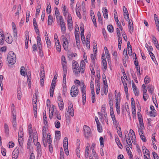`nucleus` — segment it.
<instances>
[{
  "label": "nucleus",
  "mask_w": 159,
  "mask_h": 159,
  "mask_svg": "<svg viewBox=\"0 0 159 159\" xmlns=\"http://www.w3.org/2000/svg\"><path fill=\"white\" fill-rule=\"evenodd\" d=\"M7 59L8 63L11 64H14L16 61V57L15 54L12 51L10 52L8 54Z\"/></svg>",
  "instance_id": "1"
},
{
  "label": "nucleus",
  "mask_w": 159,
  "mask_h": 159,
  "mask_svg": "<svg viewBox=\"0 0 159 159\" xmlns=\"http://www.w3.org/2000/svg\"><path fill=\"white\" fill-rule=\"evenodd\" d=\"M79 66V64L76 61L73 60L72 61V69L75 75L78 76L80 72L81 73V69Z\"/></svg>",
  "instance_id": "2"
},
{
  "label": "nucleus",
  "mask_w": 159,
  "mask_h": 159,
  "mask_svg": "<svg viewBox=\"0 0 159 159\" xmlns=\"http://www.w3.org/2000/svg\"><path fill=\"white\" fill-rule=\"evenodd\" d=\"M84 135L86 138L91 137L92 135L90 128L87 125H84Z\"/></svg>",
  "instance_id": "3"
},
{
  "label": "nucleus",
  "mask_w": 159,
  "mask_h": 159,
  "mask_svg": "<svg viewBox=\"0 0 159 159\" xmlns=\"http://www.w3.org/2000/svg\"><path fill=\"white\" fill-rule=\"evenodd\" d=\"M81 84L83 86L81 88V91L82 94V102L83 105H84L85 103L86 100V86L84 84L83 82H82Z\"/></svg>",
  "instance_id": "4"
},
{
  "label": "nucleus",
  "mask_w": 159,
  "mask_h": 159,
  "mask_svg": "<svg viewBox=\"0 0 159 159\" xmlns=\"http://www.w3.org/2000/svg\"><path fill=\"white\" fill-rule=\"evenodd\" d=\"M79 90L78 88L75 85L72 86L70 92V95L72 97H75L78 95Z\"/></svg>",
  "instance_id": "5"
},
{
  "label": "nucleus",
  "mask_w": 159,
  "mask_h": 159,
  "mask_svg": "<svg viewBox=\"0 0 159 159\" xmlns=\"http://www.w3.org/2000/svg\"><path fill=\"white\" fill-rule=\"evenodd\" d=\"M12 112L13 116L12 124L13 127L15 128V129H16V115L15 110L14 108L12 109Z\"/></svg>",
  "instance_id": "6"
},
{
  "label": "nucleus",
  "mask_w": 159,
  "mask_h": 159,
  "mask_svg": "<svg viewBox=\"0 0 159 159\" xmlns=\"http://www.w3.org/2000/svg\"><path fill=\"white\" fill-rule=\"evenodd\" d=\"M47 126H44L43 128V142L44 146H46V142L45 139V137L47 134Z\"/></svg>",
  "instance_id": "7"
},
{
  "label": "nucleus",
  "mask_w": 159,
  "mask_h": 159,
  "mask_svg": "<svg viewBox=\"0 0 159 159\" xmlns=\"http://www.w3.org/2000/svg\"><path fill=\"white\" fill-rule=\"evenodd\" d=\"M132 82V88L133 90L134 91V92L136 96H138L139 94V90H138L136 86V85H135L133 81L132 80L131 81Z\"/></svg>",
  "instance_id": "8"
},
{
  "label": "nucleus",
  "mask_w": 159,
  "mask_h": 159,
  "mask_svg": "<svg viewBox=\"0 0 159 159\" xmlns=\"http://www.w3.org/2000/svg\"><path fill=\"white\" fill-rule=\"evenodd\" d=\"M62 66L64 73L63 80L64 82L65 83L66 80V75L67 73V65H65L64 64Z\"/></svg>",
  "instance_id": "9"
},
{
  "label": "nucleus",
  "mask_w": 159,
  "mask_h": 159,
  "mask_svg": "<svg viewBox=\"0 0 159 159\" xmlns=\"http://www.w3.org/2000/svg\"><path fill=\"white\" fill-rule=\"evenodd\" d=\"M85 63L83 60L81 61L80 62V68L81 70V73H84V70L85 69Z\"/></svg>",
  "instance_id": "10"
},
{
  "label": "nucleus",
  "mask_w": 159,
  "mask_h": 159,
  "mask_svg": "<svg viewBox=\"0 0 159 159\" xmlns=\"http://www.w3.org/2000/svg\"><path fill=\"white\" fill-rule=\"evenodd\" d=\"M57 50L58 52H61V45L58 39L55 43Z\"/></svg>",
  "instance_id": "11"
},
{
  "label": "nucleus",
  "mask_w": 159,
  "mask_h": 159,
  "mask_svg": "<svg viewBox=\"0 0 159 159\" xmlns=\"http://www.w3.org/2000/svg\"><path fill=\"white\" fill-rule=\"evenodd\" d=\"M43 118L44 120V124L45 126H48V121L47 120V117L46 116V111H44L43 112Z\"/></svg>",
  "instance_id": "12"
},
{
  "label": "nucleus",
  "mask_w": 159,
  "mask_h": 159,
  "mask_svg": "<svg viewBox=\"0 0 159 159\" xmlns=\"http://www.w3.org/2000/svg\"><path fill=\"white\" fill-rule=\"evenodd\" d=\"M5 41L9 44L11 43L13 41V39L11 36V35L8 36L7 38L6 39Z\"/></svg>",
  "instance_id": "13"
},
{
  "label": "nucleus",
  "mask_w": 159,
  "mask_h": 159,
  "mask_svg": "<svg viewBox=\"0 0 159 159\" xmlns=\"http://www.w3.org/2000/svg\"><path fill=\"white\" fill-rule=\"evenodd\" d=\"M58 104L60 110L61 111H62L64 108L63 102H58Z\"/></svg>",
  "instance_id": "14"
},
{
  "label": "nucleus",
  "mask_w": 159,
  "mask_h": 159,
  "mask_svg": "<svg viewBox=\"0 0 159 159\" xmlns=\"http://www.w3.org/2000/svg\"><path fill=\"white\" fill-rule=\"evenodd\" d=\"M66 80L65 83H64L63 80L62 86L63 87L62 91L63 92V94L65 95L67 91V88L66 86Z\"/></svg>",
  "instance_id": "15"
},
{
  "label": "nucleus",
  "mask_w": 159,
  "mask_h": 159,
  "mask_svg": "<svg viewBox=\"0 0 159 159\" xmlns=\"http://www.w3.org/2000/svg\"><path fill=\"white\" fill-rule=\"evenodd\" d=\"M102 12H103V15L104 18L107 19L108 13L107 12V9L106 8H103L102 9Z\"/></svg>",
  "instance_id": "16"
},
{
  "label": "nucleus",
  "mask_w": 159,
  "mask_h": 159,
  "mask_svg": "<svg viewBox=\"0 0 159 159\" xmlns=\"http://www.w3.org/2000/svg\"><path fill=\"white\" fill-rule=\"evenodd\" d=\"M17 93V97L18 99L19 100H20L21 98V92L20 88H18V89Z\"/></svg>",
  "instance_id": "17"
},
{
  "label": "nucleus",
  "mask_w": 159,
  "mask_h": 159,
  "mask_svg": "<svg viewBox=\"0 0 159 159\" xmlns=\"http://www.w3.org/2000/svg\"><path fill=\"white\" fill-rule=\"evenodd\" d=\"M142 117H140V116L138 117L140 127H141L142 129L143 128H144V126L143 119L142 118Z\"/></svg>",
  "instance_id": "18"
},
{
  "label": "nucleus",
  "mask_w": 159,
  "mask_h": 159,
  "mask_svg": "<svg viewBox=\"0 0 159 159\" xmlns=\"http://www.w3.org/2000/svg\"><path fill=\"white\" fill-rule=\"evenodd\" d=\"M53 18L52 16L51 15H49L48 16V24L49 25H51L52 24V22H53Z\"/></svg>",
  "instance_id": "19"
},
{
  "label": "nucleus",
  "mask_w": 159,
  "mask_h": 159,
  "mask_svg": "<svg viewBox=\"0 0 159 159\" xmlns=\"http://www.w3.org/2000/svg\"><path fill=\"white\" fill-rule=\"evenodd\" d=\"M115 98L116 102H120V93H116L115 94Z\"/></svg>",
  "instance_id": "20"
},
{
  "label": "nucleus",
  "mask_w": 159,
  "mask_h": 159,
  "mask_svg": "<svg viewBox=\"0 0 159 159\" xmlns=\"http://www.w3.org/2000/svg\"><path fill=\"white\" fill-rule=\"evenodd\" d=\"M55 14L56 15V18L57 19H58V18L60 16V12L59 10H58L57 7H56L55 8Z\"/></svg>",
  "instance_id": "21"
},
{
  "label": "nucleus",
  "mask_w": 159,
  "mask_h": 159,
  "mask_svg": "<svg viewBox=\"0 0 159 159\" xmlns=\"http://www.w3.org/2000/svg\"><path fill=\"white\" fill-rule=\"evenodd\" d=\"M61 31L62 34H64L66 33V27L65 26V24H63L61 25Z\"/></svg>",
  "instance_id": "22"
},
{
  "label": "nucleus",
  "mask_w": 159,
  "mask_h": 159,
  "mask_svg": "<svg viewBox=\"0 0 159 159\" xmlns=\"http://www.w3.org/2000/svg\"><path fill=\"white\" fill-rule=\"evenodd\" d=\"M27 82H28V86H29L30 88L31 87V76L30 75H29L28 76H27Z\"/></svg>",
  "instance_id": "23"
},
{
  "label": "nucleus",
  "mask_w": 159,
  "mask_h": 159,
  "mask_svg": "<svg viewBox=\"0 0 159 159\" xmlns=\"http://www.w3.org/2000/svg\"><path fill=\"white\" fill-rule=\"evenodd\" d=\"M29 137H31L32 133V125L30 124L29 125Z\"/></svg>",
  "instance_id": "24"
},
{
  "label": "nucleus",
  "mask_w": 159,
  "mask_h": 159,
  "mask_svg": "<svg viewBox=\"0 0 159 159\" xmlns=\"http://www.w3.org/2000/svg\"><path fill=\"white\" fill-rule=\"evenodd\" d=\"M29 36L28 35H26L25 37V47L26 49L28 48V43L29 41Z\"/></svg>",
  "instance_id": "25"
},
{
  "label": "nucleus",
  "mask_w": 159,
  "mask_h": 159,
  "mask_svg": "<svg viewBox=\"0 0 159 159\" xmlns=\"http://www.w3.org/2000/svg\"><path fill=\"white\" fill-rule=\"evenodd\" d=\"M62 65H67L66 59L64 56H62L61 58Z\"/></svg>",
  "instance_id": "26"
},
{
  "label": "nucleus",
  "mask_w": 159,
  "mask_h": 159,
  "mask_svg": "<svg viewBox=\"0 0 159 159\" xmlns=\"http://www.w3.org/2000/svg\"><path fill=\"white\" fill-rule=\"evenodd\" d=\"M123 53L124 55L125 56L123 58V60H125L126 59H127L128 57V56L127 53V50L126 49H124Z\"/></svg>",
  "instance_id": "27"
},
{
  "label": "nucleus",
  "mask_w": 159,
  "mask_h": 159,
  "mask_svg": "<svg viewBox=\"0 0 159 159\" xmlns=\"http://www.w3.org/2000/svg\"><path fill=\"white\" fill-rule=\"evenodd\" d=\"M68 140L67 137H65L63 140V147H68Z\"/></svg>",
  "instance_id": "28"
},
{
  "label": "nucleus",
  "mask_w": 159,
  "mask_h": 159,
  "mask_svg": "<svg viewBox=\"0 0 159 159\" xmlns=\"http://www.w3.org/2000/svg\"><path fill=\"white\" fill-rule=\"evenodd\" d=\"M63 46L65 50L67 51L68 50V42L63 43Z\"/></svg>",
  "instance_id": "29"
},
{
  "label": "nucleus",
  "mask_w": 159,
  "mask_h": 159,
  "mask_svg": "<svg viewBox=\"0 0 159 159\" xmlns=\"http://www.w3.org/2000/svg\"><path fill=\"white\" fill-rule=\"evenodd\" d=\"M60 131H56L55 132V137L57 139H60L61 135Z\"/></svg>",
  "instance_id": "30"
},
{
  "label": "nucleus",
  "mask_w": 159,
  "mask_h": 159,
  "mask_svg": "<svg viewBox=\"0 0 159 159\" xmlns=\"http://www.w3.org/2000/svg\"><path fill=\"white\" fill-rule=\"evenodd\" d=\"M148 91L151 93H152L153 92V86L151 84H149L148 86Z\"/></svg>",
  "instance_id": "31"
},
{
  "label": "nucleus",
  "mask_w": 159,
  "mask_h": 159,
  "mask_svg": "<svg viewBox=\"0 0 159 159\" xmlns=\"http://www.w3.org/2000/svg\"><path fill=\"white\" fill-rule=\"evenodd\" d=\"M53 111L54 109L53 107H52L51 109H49V114L50 119L52 118V116L53 114Z\"/></svg>",
  "instance_id": "32"
},
{
  "label": "nucleus",
  "mask_w": 159,
  "mask_h": 159,
  "mask_svg": "<svg viewBox=\"0 0 159 159\" xmlns=\"http://www.w3.org/2000/svg\"><path fill=\"white\" fill-rule=\"evenodd\" d=\"M111 116L113 121V124H116V120L114 113H110Z\"/></svg>",
  "instance_id": "33"
},
{
  "label": "nucleus",
  "mask_w": 159,
  "mask_h": 159,
  "mask_svg": "<svg viewBox=\"0 0 159 159\" xmlns=\"http://www.w3.org/2000/svg\"><path fill=\"white\" fill-rule=\"evenodd\" d=\"M132 114L134 118H135L136 117V108L135 106L134 105L133 107H132Z\"/></svg>",
  "instance_id": "34"
},
{
  "label": "nucleus",
  "mask_w": 159,
  "mask_h": 159,
  "mask_svg": "<svg viewBox=\"0 0 159 159\" xmlns=\"http://www.w3.org/2000/svg\"><path fill=\"white\" fill-rule=\"evenodd\" d=\"M92 93V101L93 103H94L95 101V93L93 91Z\"/></svg>",
  "instance_id": "35"
},
{
  "label": "nucleus",
  "mask_w": 159,
  "mask_h": 159,
  "mask_svg": "<svg viewBox=\"0 0 159 159\" xmlns=\"http://www.w3.org/2000/svg\"><path fill=\"white\" fill-rule=\"evenodd\" d=\"M108 31L111 33L113 31V27L111 25H109L107 27Z\"/></svg>",
  "instance_id": "36"
},
{
  "label": "nucleus",
  "mask_w": 159,
  "mask_h": 159,
  "mask_svg": "<svg viewBox=\"0 0 159 159\" xmlns=\"http://www.w3.org/2000/svg\"><path fill=\"white\" fill-rule=\"evenodd\" d=\"M54 124L55 125V127L57 128H59L61 126V124L60 122L58 120H56L55 123Z\"/></svg>",
  "instance_id": "37"
},
{
  "label": "nucleus",
  "mask_w": 159,
  "mask_h": 159,
  "mask_svg": "<svg viewBox=\"0 0 159 159\" xmlns=\"http://www.w3.org/2000/svg\"><path fill=\"white\" fill-rule=\"evenodd\" d=\"M98 17L99 22L100 23H102V20L101 17V13L99 11L98 12Z\"/></svg>",
  "instance_id": "38"
},
{
  "label": "nucleus",
  "mask_w": 159,
  "mask_h": 159,
  "mask_svg": "<svg viewBox=\"0 0 159 159\" xmlns=\"http://www.w3.org/2000/svg\"><path fill=\"white\" fill-rule=\"evenodd\" d=\"M51 7L50 5V4H49L47 6V7L46 11H47V13L48 14H49L51 12Z\"/></svg>",
  "instance_id": "39"
},
{
  "label": "nucleus",
  "mask_w": 159,
  "mask_h": 159,
  "mask_svg": "<svg viewBox=\"0 0 159 159\" xmlns=\"http://www.w3.org/2000/svg\"><path fill=\"white\" fill-rule=\"evenodd\" d=\"M25 68L24 66L21 67L20 69V72L21 75L23 76H25V72L24 71Z\"/></svg>",
  "instance_id": "40"
},
{
  "label": "nucleus",
  "mask_w": 159,
  "mask_h": 159,
  "mask_svg": "<svg viewBox=\"0 0 159 159\" xmlns=\"http://www.w3.org/2000/svg\"><path fill=\"white\" fill-rule=\"evenodd\" d=\"M92 16H92V17H91L92 21H93L95 26L96 27H97V23H96V19L94 15H93V14L92 15Z\"/></svg>",
  "instance_id": "41"
},
{
  "label": "nucleus",
  "mask_w": 159,
  "mask_h": 159,
  "mask_svg": "<svg viewBox=\"0 0 159 159\" xmlns=\"http://www.w3.org/2000/svg\"><path fill=\"white\" fill-rule=\"evenodd\" d=\"M55 115L57 118L59 120L61 119V116L59 112L58 111H56L55 112Z\"/></svg>",
  "instance_id": "42"
},
{
  "label": "nucleus",
  "mask_w": 159,
  "mask_h": 159,
  "mask_svg": "<svg viewBox=\"0 0 159 159\" xmlns=\"http://www.w3.org/2000/svg\"><path fill=\"white\" fill-rule=\"evenodd\" d=\"M96 55L95 53L94 54H91V59L92 62L93 63H94L95 62V59L96 58Z\"/></svg>",
  "instance_id": "43"
},
{
  "label": "nucleus",
  "mask_w": 159,
  "mask_h": 159,
  "mask_svg": "<svg viewBox=\"0 0 159 159\" xmlns=\"http://www.w3.org/2000/svg\"><path fill=\"white\" fill-rule=\"evenodd\" d=\"M30 15V12L29 11H27L26 12V21L28 22L29 20V17Z\"/></svg>",
  "instance_id": "44"
},
{
  "label": "nucleus",
  "mask_w": 159,
  "mask_h": 159,
  "mask_svg": "<svg viewBox=\"0 0 159 159\" xmlns=\"http://www.w3.org/2000/svg\"><path fill=\"white\" fill-rule=\"evenodd\" d=\"M34 99L33 98V108H37V100L36 98H35L34 101Z\"/></svg>",
  "instance_id": "45"
},
{
  "label": "nucleus",
  "mask_w": 159,
  "mask_h": 159,
  "mask_svg": "<svg viewBox=\"0 0 159 159\" xmlns=\"http://www.w3.org/2000/svg\"><path fill=\"white\" fill-rule=\"evenodd\" d=\"M124 86L125 87V91L126 95V96L127 98L128 96V89L126 83H125V85H124Z\"/></svg>",
  "instance_id": "46"
},
{
  "label": "nucleus",
  "mask_w": 159,
  "mask_h": 159,
  "mask_svg": "<svg viewBox=\"0 0 159 159\" xmlns=\"http://www.w3.org/2000/svg\"><path fill=\"white\" fill-rule=\"evenodd\" d=\"M4 129L6 133L7 134H8L9 132V129L8 126L6 124L4 125Z\"/></svg>",
  "instance_id": "47"
},
{
  "label": "nucleus",
  "mask_w": 159,
  "mask_h": 159,
  "mask_svg": "<svg viewBox=\"0 0 159 159\" xmlns=\"http://www.w3.org/2000/svg\"><path fill=\"white\" fill-rule=\"evenodd\" d=\"M13 36L14 40L16 41L17 39V30H15L13 31Z\"/></svg>",
  "instance_id": "48"
},
{
  "label": "nucleus",
  "mask_w": 159,
  "mask_h": 159,
  "mask_svg": "<svg viewBox=\"0 0 159 159\" xmlns=\"http://www.w3.org/2000/svg\"><path fill=\"white\" fill-rule=\"evenodd\" d=\"M22 130V129H19V131L18 132V137H23V132Z\"/></svg>",
  "instance_id": "49"
},
{
  "label": "nucleus",
  "mask_w": 159,
  "mask_h": 159,
  "mask_svg": "<svg viewBox=\"0 0 159 159\" xmlns=\"http://www.w3.org/2000/svg\"><path fill=\"white\" fill-rule=\"evenodd\" d=\"M89 147L87 146L86 148L85 151V156L86 158H88L89 156Z\"/></svg>",
  "instance_id": "50"
},
{
  "label": "nucleus",
  "mask_w": 159,
  "mask_h": 159,
  "mask_svg": "<svg viewBox=\"0 0 159 159\" xmlns=\"http://www.w3.org/2000/svg\"><path fill=\"white\" fill-rule=\"evenodd\" d=\"M156 111H152L149 112L150 116L151 117H155L156 115Z\"/></svg>",
  "instance_id": "51"
},
{
  "label": "nucleus",
  "mask_w": 159,
  "mask_h": 159,
  "mask_svg": "<svg viewBox=\"0 0 159 159\" xmlns=\"http://www.w3.org/2000/svg\"><path fill=\"white\" fill-rule=\"evenodd\" d=\"M41 77H44V71L43 67H41L40 72Z\"/></svg>",
  "instance_id": "52"
},
{
  "label": "nucleus",
  "mask_w": 159,
  "mask_h": 159,
  "mask_svg": "<svg viewBox=\"0 0 159 159\" xmlns=\"http://www.w3.org/2000/svg\"><path fill=\"white\" fill-rule=\"evenodd\" d=\"M54 89H55V88H50V92H49L50 94V97H52L53 96Z\"/></svg>",
  "instance_id": "53"
},
{
  "label": "nucleus",
  "mask_w": 159,
  "mask_h": 159,
  "mask_svg": "<svg viewBox=\"0 0 159 159\" xmlns=\"http://www.w3.org/2000/svg\"><path fill=\"white\" fill-rule=\"evenodd\" d=\"M80 5L79 4H78V3L77 4L76 7V12H80Z\"/></svg>",
  "instance_id": "54"
},
{
  "label": "nucleus",
  "mask_w": 159,
  "mask_h": 159,
  "mask_svg": "<svg viewBox=\"0 0 159 159\" xmlns=\"http://www.w3.org/2000/svg\"><path fill=\"white\" fill-rule=\"evenodd\" d=\"M48 47L50 48L51 47V41L49 39H45Z\"/></svg>",
  "instance_id": "55"
},
{
  "label": "nucleus",
  "mask_w": 159,
  "mask_h": 159,
  "mask_svg": "<svg viewBox=\"0 0 159 159\" xmlns=\"http://www.w3.org/2000/svg\"><path fill=\"white\" fill-rule=\"evenodd\" d=\"M58 18L59 19L60 25L65 24L64 20L61 16H59V17Z\"/></svg>",
  "instance_id": "56"
},
{
  "label": "nucleus",
  "mask_w": 159,
  "mask_h": 159,
  "mask_svg": "<svg viewBox=\"0 0 159 159\" xmlns=\"http://www.w3.org/2000/svg\"><path fill=\"white\" fill-rule=\"evenodd\" d=\"M62 11H63L64 15V16H66L67 12L66 9V6L65 5H64L63 6Z\"/></svg>",
  "instance_id": "57"
},
{
  "label": "nucleus",
  "mask_w": 159,
  "mask_h": 159,
  "mask_svg": "<svg viewBox=\"0 0 159 159\" xmlns=\"http://www.w3.org/2000/svg\"><path fill=\"white\" fill-rule=\"evenodd\" d=\"M144 82L146 84H148L150 82V79L148 76H146L144 78Z\"/></svg>",
  "instance_id": "58"
},
{
  "label": "nucleus",
  "mask_w": 159,
  "mask_h": 159,
  "mask_svg": "<svg viewBox=\"0 0 159 159\" xmlns=\"http://www.w3.org/2000/svg\"><path fill=\"white\" fill-rule=\"evenodd\" d=\"M118 134L119 136L120 137H122V134L121 132V129L120 127L118 129H117Z\"/></svg>",
  "instance_id": "59"
},
{
  "label": "nucleus",
  "mask_w": 159,
  "mask_h": 159,
  "mask_svg": "<svg viewBox=\"0 0 159 159\" xmlns=\"http://www.w3.org/2000/svg\"><path fill=\"white\" fill-rule=\"evenodd\" d=\"M100 83H98L97 84V88L96 89V93L97 94H98L99 93L100 87Z\"/></svg>",
  "instance_id": "60"
},
{
  "label": "nucleus",
  "mask_w": 159,
  "mask_h": 159,
  "mask_svg": "<svg viewBox=\"0 0 159 159\" xmlns=\"http://www.w3.org/2000/svg\"><path fill=\"white\" fill-rule=\"evenodd\" d=\"M97 128L98 131L99 132H101L102 131V127L100 125V124H97Z\"/></svg>",
  "instance_id": "61"
},
{
  "label": "nucleus",
  "mask_w": 159,
  "mask_h": 159,
  "mask_svg": "<svg viewBox=\"0 0 159 159\" xmlns=\"http://www.w3.org/2000/svg\"><path fill=\"white\" fill-rule=\"evenodd\" d=\"M93 48L94 52H95V54H96V52H97V47L96 43H93Z\"/></svg>",
  "instance_id": "62"
},
{
  "label": "nucleus",
  "mask_w": 159,
  "mask_h": 159,
  "mask_svg": "<svg viewBox=\"0 0 159 159\" xmlns=\"http://www.w3.org/2000/svg\"><path fill=\"white\" fill-rule=\"evenodd\" d=\"M23 138L18 137V141L20 145L21 146L23 143Z\"/></svg>",
  "instance_id": "63"
},
{
  "label": "nucleus",
  "mask_w": 159,
  "mask_h": 159,
  "mask_svg": "<svg viewBox=\"0 0 159 159\" xmlns=\"http://www.w3.org/2000/svg\"><path fill=\"white\" fill-rule=\"evenodd\" d=\"M152 155L154 159H159V157L158 156L157 154L155 152H152Z\"/></svg>",
  "instance_id": "64"
}]
</instances>
